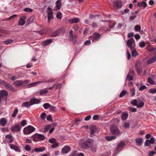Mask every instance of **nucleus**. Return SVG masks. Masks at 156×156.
Instances as JSON below:
<instances>
[{"label":"nucleus","instance_id":"obj_1","mask_svg":"<svg viewBox=\"0 0 156 156\" xmlns=\"http://www.w3.org/2000/svg\"><path fill=\"white\" fill-rule=\"evenodd\" d=\"M8 94L5 90L0 91V103L2 104L4 102H6L7 100Z\"/></svg>","mask_w":156,"mask_h":156},{"label":"nucleus","instance_id":"obj_2","mask_svg":"<svg viewBox=\"0 0 156 156\" xmlns=\"http://www.w3.org/2000/svg\"><path fill=\"white\" fill-rule=\"evenodd\" d=\"M94 144L93 139H89L84 141L82 144V147L84 148H87L91 147Z\"/></svg>","mask_w":156,"mask_h":156},{"label":"nucleus","instance_id":"obj_3","mask_svg":"<svg viewBox=\"0 0 156 156\" xmlns=\"http://www.w3.org/2000/svg\"><path fill=\"white\" fill-rule=\"evenodd\" d=\"M111 133L114 135L119 136L120 134V132L119 128L115 125L111 126L110 128Z\"/></svg>","mask_w":156,"mask_h":156},{"label":"nucleus","instance_id":"obj_4","mask_svg":"<svg viewBox=\"0 0 156 156\" xmlns=\"http://www.w3.org/2000/svg\"><path fill=\"white\" fill-rule=\"evenodd\" d=\"M101 36V34L99 33L95 32L90 37V39L92 41V42H94L99 41Z\"/></svg>","mask_w":156,"mask_h":156},{"label":"nucleus","instance_id":"obj_5","mask_svg":"<svg viewBox=\"0 0 156 156\" xmlns=\"http://www.w3.org/2000/svg\"><path fill=\"white\" fill-rule=\"evenodd\" d=\"M35 130V128L32 126L29 125L23 129V132L25 134H29L34 131Z\"/></svg>","mask_w":156,"mask_h":156},{"label":"nucleus","instance_id":"obj_6","mask_svg":"<svg viewBox=\"0 0 156 156\" xmlns=\"http://www.w3.org/2000/svg\"><path fill=\"white\" fill-rule=\"evenodd\" d=\"M31 138L34 141H37L39 140L40 141H43L45 139L44 136L41 134H38L37 133L33 135Z\"/></svg>","mask_w":156,"mask_h":156},{"label":"nucleus","instance_id":"obj_7","mask_svg":"<svg viewBox=\"0 0 156 156\" xmlns=\"http://www.w3.org/2000/svg\"><path fill=\"white\" fill-rule=\"evenodd\" d=\"M134 42V40L133 38H131L127 41V45L128 47L130 48L131 50H133L134 48V47L132 46V45L133 42Z\"/></svg>","mask_w":156,"mask_h":156},{"label":"nucleus","instance_id":"obj_8","mask_svg":"<svg viewBox=\"0 0 156 156\" xmlns=\"http://www.w3.org/2000/svg\"><path fill=\"white\" fill-rule=\"evenodd\" d=\"M21 127L18 125H15L11 127V131L12 132H18L20 131Z\"/></svg>","mask_w":156,"mask_h":156},{"label":"nucleus","instance_id":"obj_9","mask_svg":"<svg viewBox=\"0 0 156 156\" xmlns=\"http://www.w3.org/2000/svg\"><path fill=\"white\" fill-rule=\"evenodd\" d=\"M4 86L9 90H11L12 92H14L15 91L14 88L12 85L8 83L7 82L5 83Z\"/></svg>","mask_w":156,"mask_h":156},{"label":"nucleus","instance_id":"obj_10","mask_svg":"<svg viewBox=\"0 0 156 156\" xmlns=\"http://www.w3.org/2000/svg\"><path fill=\"white\" fill-rule=\"evenodd\" d=\"M114 6L117 8H120L122 6V3L120 0H115L113 3Z\"/></svg>","mask_w":156,"mask_h":156},{"label":"nucleus","instance_id":"obj_11","mask_svg":"<svg viewBox=\"0 0 156 156\" xmlns=\"http://www.w3.org/2000/svg\"><path fill=\"white\" fill-rule=\"evenodd\" d=\"M26 17L25 16L21 17L19 21V24L20 26L23 25L25 23Z\"/></svg>","mask_w":156,"mask_h":156},{"label":"nucleus","instance_id":"obj_12","mask_svg":"<svg viewBox=\"0 0 156 156\" xmlns=\"http://www.w3.org/2000/svg\"><path fill=\"white\" fill-rule=\"evenodd\" d=\"M52 10H48L47 11V13L48 14V21L49 22L50 20L53 19V12Z\"/></svg>","mask_w":156,"mask_h":156},{"label":"nucleus","instance_id":"obj_13","mask_svg":"<svg viewBox=\"0 0 156 156\" xmlns=\"http://www.w3.org/2000/svg\"><path fill=\"white\" fill-rule=\"evenodd\" d=\"M156 61V55H154L152 57L149 58L147 62V63L148 64H150L151 63L154 62Z\"/></svg>","mask_w":156,"mask_h":156},{"label":"nucleus","instance_id":"obj_14","mask_svg":"<svg viewBox=\"0 0 156 156\" xmlns=\"http://www.w3.org/2000/svg\"><path fill=\"white\" fill-rule=\"evenodd\" d=\"M40 100L36 98H34L31 99L29 102L30 103V105H32L34 104H38L40 102Z\"/></svg>","mask_w":156,"mask_h":156},{"label":"nucleus","instance_id":"obj_15","mask_svg":"<svg viewBox=\"0 0 156 156\" xmlns=\"http://www.w3.org/2000/svg\"><path fill=\"white\" fill-rule=\"evenodd\" d=\"M13 84L16 87H18L23 85V80H16L14 81Z\"/></svg>","mask_w":156,"mask_h":156},{"label":"nucleus","instance_id":"obj_16","mask_svg":"<svg viewBox=\"0 0 156 156\" xmlns=\"http://www.w3.org/2000/svg\"><path fill=\"white\" fill-rule=\"evenodd\" d=\"M70 147L68 146H64L62 149V152L63 153H68L70 151Z\"/></svg>","mask_w":156,"mask_h":156},{"label":"nucleus","instance_id":"obj_17","mask_svg":"<svg viewBox=\"0 0 156 156\" xmlns=\"http://www.w3.org/2000/svg\"><path fill=\"white\" fill-rule=\"evenodd\" d=\"M69 22L70 23H77L80 21L79 19L78 18H74L69 19Z\"/></svg>","mask_w":156,"mask_h":156},{"label":"nucleus","instance_id":"obj_18","mask_svg":"<svg viewBox=\"0 0 156 156\" xmlns=\"http://www.w3.org/2000/svg\"><path fill=\"white\" fill-rule=\"evenodd\" d=\"M143 140L142 138H139L136 139L135 142L136 145L138 146H140L142 145Z\"/></svg>","mask_w":156,"mask_h":156},{"label":"nucleus","instance_id":"obj_19","mask_svg":"<svg viewBox=\"0 0 156 156\" xmlns=\"http://www.w3.org/2000/svg\"><path fill=\"white\" fill-rule=\"evenodd\" d=\"M125 144L122 142H120L117 146L116 149L118 151H120L122 150V147L125 146Z\"/></svg>","mask_w":156,"mask_h":156},{"label":"nucleus","instance_id":"obj_20","mask_svg":"<svg viewBox=\"0 0 156 156\" xmlns=\"http://www.w3.org/2000/svg\"><path fill=\"white\" fill-rule=\"evenodd\" d=\"M7 122V121L4 118H3L0 119V126H4L6 125Z\"/></svg>","mask_w":156,"mask_h":156},{"label":"nucleus","instance_id":"obj_21","mask_svg":"<svg viewBox=\"0 0 156 156\" xmlns=\"http://www.w3.org/2000/svg\"><path fill=\"white\" fill-rule=\"evenodd\" d=\"M10 147L11 149L14 150L16 151H18V152H20L19 148L17 146H16L13 144H10Z\"/></svg>","mask_w":156,"mask_h":156},{"label":"nucleus","instance_id":"obj_22","mask_svg":"<svg viewBox=\"0 0 156 156\" xmlns=\"http://www.w3.org/2000/svg\"><path fill=\"white\" fill-rule=\"evenodd\" d=\"M147 5L146 2L142 1L141 2H138L137 3V6L139 7H145Z\"/></svg>","mask_w":156,"mask_h":156},{"label":"nucleus","instance_id":"obj_23","mask_svg":"<svg viewBox=\"0 0 156 156\" xmlns=\"http://www.w3.org/2000/svg\"><path fill=\"white\" fill-rule=\"evenodd\" d=\"M52 40L51 39H49L44 41L42 42V45L44 46H47L51 43Z\"/></svg>","mask_w":156,"mask_h":156},{"label":"nucleus","instance_id":"obj_24","mask_svg":"<svg viewBox=\"0 0 156 156\" xmlns=\"http://www.w3.org/2000/svg\"><path fill=\"white\" fill-rule=\"evenodd\" d=\"M91 134H93L96 131V126L95 125H93L90 128Z\"/></svg>","mask_w":156,"mask_h":156},{"label":"nucleus","instance_id":"obj_25","mask_svg":"<svg viewBox=\"0 0 156 156\" xmlns=\"http://www.w3.org/2000/svg\"><path fill=\"white\" fill-rule=\"evenodd\" d=\"M138 104L137 106L138 108H140L144 106V103L141 100H139L138 101Z\"/></svg>","mask_w":156,"mask_h":156},{"label":"nucleus","instance_id":"obj_26","mask_svg":"<svg viewBox=\"0 0 156 156\" xmlns=\"http://www.w3.org/2000/svg\"><path fill=\"white\" fill-rule=\"evenodd\" d=\"M43 82V81H38L37 82H34L33 83H31L30 84H29L27 85V86L28 87H31L35 86L37 85V84H38L39 83H42Z\"/></svg>","mask_w":156,"mask_h":156},{"label":"nucleus","instance_id":"obj_27","mask_svg":"<svg viewBox=\"0 0 156 156\" xmlns=\"http://www.w3.org/2000/svg\"><path fill=\"white\" fill-rule=\"evenodd\" d=\"M60 29H58L56 31H55L54 32H53L51 34V36L52 37H55L57 36L58 34L60 33Z\"/></svg>","mask_w":156,"mask_h":156},{"label":"nucleus","instance_id":"obj_28","mask_svg":"<svg viewBox=\"0 0 156 156\" xmlns=\"http://www.w3.org/2000/svg\"><path fill=\"white\" fill-rule=\"evenodd\" d=\"M45 150L44 147H41L38 148H36L34 149V151L36 152H41L44 151Z\"/></svg>","mask_w":156,"mask_h":156},{"label":"nucleus","instance_id":"obj_29","mask_svg":"<svg viewBox=\"0 0 156 156\" xmlns=\"http://www.w3.org/2000/svg\"><path fill=\"white\" fill-rule=\"evenodd\" d=\"M56 8L57 9H59L61 6V1L60 0H57L56 3Z\"/></svg>","mask_w":156,"mask_h":156},{"label":"nucleus","instance_id":"obj_30","mask_svg":"<svg viewBox=\"0 0 156 156\" xmlns=\"http://www.w3.org/2000/svg\"><path fill=\"white\" fill-rule=\"evenodd\" d=\"M30 105H30V102L29 101V102L27 101V102H24L23 103V104L22 105V107H25L28 108L29 107V106H30Z\"/></svg>","mask_w":156,"mask_h":156},{"label":"nucleus","instance_id":"obj_31","mask_svg":"<svg viewBox=\"0 0 156 156\" xmlns=\"http://www.w3.org/2000/svg\"><path fill=\"white\" fill-rule=\"evenodd\" d=\"M51 126L49 125H46L44 127L43 132L45 133L47 132L51 128Z\"/></svg>","mask_w":156,"mask_h":156},{"label":"nucleus","instance_id":"obj_32","mask_svg":"<svg viewBox=\"0 0 156 156\" xmlns=\"http://www.w3.org/2000/svg\"><path fill=\"white\" fill-rule=\"evenodd\" d=\"M116 138L115 136H107L105 137L106 139L108 141H110L112 140H114Z\"/></svg>","mask_w":156,"mask_h":156},{"label":"nucleus","instance_id":"obj_33","mask_svg":"<svg viewBox=\"0 0 156 156\" xmlns=\"http://www.w3.org/2000/svg\"><path fill=\"white\" fill-rule=\"evenodd\" d=\"M13 40L12 39H8L5 41L4 42L5 44L8 45L12 43L13 42Z\"/></svg>","mask_w":156,"mask_h":156},{"label":"nucleus","instance_id":"obj_34","mask_svg":"<svg viewBox=\"0 0 156 156\" xmlns=\"http://www.w3.org/2000/svg\"><path fill=\"white\" fill-rule=\"evenodd\" d=\"M128 114L126 113H124L122 115L121 118L122 120H125L128 117Z\"/></svg>","mask_w":156,"mask_h":156},{"label":"nucleus","instance_id":"obj_35","mask_svg":"<svg viewBox=\"0 0 156 156\" xmlns=\"http://www.w3.org/2000/svg\"><path fill=\"white\" fill-rule=\"evenodd\" d=\"M18 112V108H16L13 113L11 115L13 117H15L16 116V115Z\"/></svg>","mask_w":156,"mask_h":156},{"label":"nucleus","instance_id":"obj_36","mask_svg":"<svg viewBox=\"0 0 156 156\" xmlns=\"http://www.w3.org/2000/svg\"><path fill=\"white\" fill-rule=\"evenodd\" d=\"M148 92L149 93L152 94H154V93H156V88H152L150 89L149 91Z\"/></svg>","mask_w":156,"mask_h":156},{"label":"nucleus","instance_id":"obj_37","mask_svg":"<svg viewBox=\"0 0 156 156\" xmlns=\"http://www.w3.org/2000/svg\"><path fill=\"white\" fill-rule=\"evenodd\" d=\"M133 76L130 75L129 74H128L127 76V78L126 79L128 81L131 80H133Z\"/></svg>","mask_w":156,"mask_h":156},{"label":"nucleus","instance_id":"obj_38","mask_svg":"<svg viewBox=\"0 0 156 156\" xmlns=\"http://www.w3.org/2000/svg\"><path fill=\"white\" fill-rule=\"evenodd\" d=\"M126 94H127V93L126 90H123L120 93L119 97L120 98H121L126 95Z\"/></svg>","mask_w":156,"mask_h":156},{"label":"nucleus","instance_id":"obj_39","mask_svg":"<svg viewBox=\"0 0 156 156\" xmlns=\"http://www.w3.org/2000/svg\"><path fill=\"white\" fill-rule=\"evenodd\" d=\"M43 106L45 109H47L50 108L51 105L48 103H45L43 105Z\"/></svg>","mask_w":156,"mask_h":156},{"label":"nucleus","instance_id":"obj_40","mask_svg":"<svg viewBox=\"0 0 156 156\" xmlns=\"http://www.w3.org/2000/svg\"><path fill=\"white\" fill-rule=\"evenodd\" d=\"M137 100L136 99H134L131 102V104L134 106H137Z\"/></svg>","mask_w":156,"mask_h":156},{"label":"nucleus","instance_id":"obj_41","mask_svg":"<svg viewBox=\"0 0 156 156\" xmlns=\"http://www.w3.org/2000/svg\"><path fill=\"white\" fill-rule=\"evenodd\" d=\"M48 92L47 89H45L42 90H41L40 92V94L41 95H43L44 94H46Z\"/></svg>","mask_w":156,"mask_h":156},{"label":"nucleus","instance_id":"obj_42","mask_svg":"<svg viewBox=\"0 0 156 156\" xmlns=\"http://www.w3.org/2000/svg\"><path fill=\"white\" fill-rule=\"evenodd\" d=\"M135 67L136 69H138V68H141L140 63L139 62H137L135 64Z\"/></svg>","mask_w":156,"mask_h":156},{"label":"nucleus","instance_id":"obj_43","mask_svg":"<svg viewBox=\"0 0 156 156\" xmlns=\"http://www.w3.org/2000/svg\"><path fill=\"white\" fill-rule=\"evenodd\" d=\"M48 142L51 143H54L56 142V140L54 138H52L49 140Z\"/></svg>","mask_w":156,"mask_h":156},{"label":"nucleus","instance_id":"obj_44","mask_svg":"<svg viewBox=\"0 0 156 156\" xmlns=\"http://www.w3.org/2000/svg\"><path fill=\"white\" fill-rule=\"evenodd\" d=\"M56 17L59 19H61L62 18V13L60 12H58L56 15Z\"/></svg>","mask_w":156,"mask_h":156},{"label":"nucleus","instance_id":"obj_45","mask_svg":"<svg viewBox=\"0 0 156 156\" xmlns=\"http://www.w3.org/2000/svg\"><path fill=\"white\" fill-rule=\"evenodd\" d=\"M139 45L140 47L143 48L145 46V44L144 41L141 42L139 43Z\"/></svg>","mask_w":156,"mask_h":156},{"label":"nucleus","instance_id":"obj_46","mask_svg":"<svg viewBox=\"0 0 156 156\" xmlns=\"http://www.w3.org/2000/svg\"><path fill=\"white\" fill-rule=\"evenodd\" d=\"M137 55V52L136 50H133L132 52V56L134 57Z\"/></svg>","mask_w":156,"mask_h":156},{"label":"nucleus","instance_id":"obj_47","mask_svg":"<svg viewBox=\"0 0 156 156\" xmlns=\"http://www.w3.org/2000/svg\"><path fill=\"white\" fill-rule=\"evenodd\" d=\"M149 82L152 85H154L155 83L152 79L150 77H149L148 79Z\"/></svg>","mask_w":156,"mask_h":156},{"label":"nucleus","instance_id":"obj_48","mask_svg":"<svg viewBox=\"0 0 156 156\" xmlns=\"http://www.w3.org/2000/svg\"><path fill=\"white\" fill-rule=\"evenodd\" d=\"M25 150L27 151H29L31 150V148L28 145H26L25 147Z\"/></svg>","mask_w":156,"mask_h":156},{"label":"nucleus","instance_id":"obj_49","mask_svg":"<svg viewBox=\"0 0 156 156\" xmlns=\"http://www.w3.org/2000/svg\"><path fill=\"white\" fill-rule=\"evenodd\" d=\"M98 15L97 14L94 15L92 14H90L89 15V18L90 19H92L93 18H94L96 16H98Z\"/></svg>","mask_w":156,"mask_h":156},{"label":"nucleus","instance_id":"obj_50","mask_svg":"<svg viewBox=\"0 0 156 156\" xmlns=\"http://www.w3.org/2000/svg\"><path fill=\"white\" fill-rule=\"evenodd\" d=\"M54 80H55L53 78H51L49 79H48L47 80H46L45 81H43V82H51L52 81H54Z\"/></svg>","mask_w":156,"mask_h":156},{"label":"nucleus","instance_id":"obj_51","mask_svg":"<svg viewBox=\"0 0 156 156\" xmlns=\"http://www.w3.org/2000/svg\"><path fill=\"white\" fill-rule=\"evenodd\" d=\"M46 116V113H45V112L42 113L41 114V115L40 116L41 117V119H45Z\"/></svg>","mask_w":156,"mask_h":156},{"label":"nucleus","instance_id":"obj_52","mask_svg":"<svg viewBox=\"0 0 156 156\" xmlns=\"http://www.w3.org/2000/svg\"><path fill=\"white\" fill-rule=\"evenodd\" d=\"M27 121L26 120H23L20 123V124L22 126H24L27 124Z\"/></svg>","mask_w":156,"mask_h":156},{"label":"nucleus","instance_id":"obj_53","mask_svg":"<svg viewBox=\"0 0 156 156\" xmlns=\"http://www.w3.org/2000/svg\"><path fill=\"white\" fill-rule=\"evenodd\" d=\"M140 28V27L138 25H136L135 27V30L136 31H139Z\"/></svg>","mask_w":156,"mask_h":156},{"label":"nucleus","instance_id":"obj_54","mask_svg":"<svg viewBox=\"0 0 156 156\" xmlns=\"http://www.w3.org/2000/svg\"><path fill=\"white\" fill-rule=\"evenodd\" d=\"M58 143H57L56 142L55 143H53V144L52 145L51 147L52 148H55L58 147Z\"/></svg>","mask_w":156,"mask_h":156},{"label":"nucleus","instance_id":"obj_55","mask_svg":"<svg viewBox=\"0 0 156 156\" xmlns=\"http://www.w3.org/2000/svg\"><path fill=\"white\" fill-rule=\"evenodd\" d=\"M155 49L156 48H155L151 47H149L148 49V51L151 52L154 51L155 50Z\"/></svg>","mask_w":156,"mask_h":156},{"label":"nucleus","instance_id":"obj_56","mask_svg":"<svg viewBox=\"0 0 156 156\" xmlns=\"http://www.w3.org/2000/svg\"><path fill=\"white\" fill-rule=\"evenodd\" d=\"M147 88L146 87L145 85H142L141 86L139 89V90L140 91H142L144 89H146Z\"/></svg>","mask_w":156,"mask_h":156},{"label":"nucleus","instance_id":"obj_57","mask_svg":"<svg viewBox=\"0 0 156 156\" xmlns=\"http://www.w3.org/2000/svg\"><path fill=\"white\" fill-rule=\"evenodd\" d=\"M50 110L51 112H53L55 111V107L51 106H50Z\"/></svg>","mask_w":156,"mask_h":156},{"label":"nucleus","instance_id":"obj_58","mask_svg":"<svg viewBox=\"0 0 156 156\" xmlns=\"http://www.w3.org/2000/svg\"><path fill=\"white\" fill-rule=\"evenodd\" d=\"M155 154V152L154 151H151L148 153L149 156H153Z\"/></svg>","mask_w":156,"mask_h":156},{"label":"nucleus","instance_id":"obj_59","mask_svg":"<svg viewBox=\"0 0 156 156\" xmlns=\"http://www.w3.org/2000/svg\"><path fill=\"white\" fill-rule=\"evenodd\" d=\"M131 93L132 96H133L135 94V89L134 88L131 90Z\"/></svg>","mask_w":156,"mask_h":156},{"label":"nucleus","instance_id":"obj_60","mask_svg":"<svg viewBox=\"0 0 156 156\" xmlns=\"http://www.w3.org/2000/svg\"><path fill=\"white\" fill-rule=\"evenodd\" d=\"M17 16V15L16 14H14L10 16L8 19L9 20H12L15 17H16Z\"/></svg>","mask_w":156,"mask_h":156},{"label":"nucleus","instance_id":"obj_61","mask_svg":"<svg viewBox=\"0 0 156 156\" xmlns=\"http://www.w3.org/2000/svg\"><path fill=\"white\" fill-rule=\"evenodd\" d=\"M98 26L97 23L94 22L92 23V27L93 28H96Z\"/></svg>","mask_w":156,"mask_h":156},{"label":"nucleus","instance_id":"obj_62","mask_svg":"<svg viewBox=\"0 0 156 156\" xmlns=\"http://www.w3.org/2000/svg\"><path fill=\"white\" fill-rule=\"evenodd\" d=\"M30 81L28 80H26L24 81H23V85L28 84Z\"/></svg>","mask_w":156,"mask_h":156},{"label":"nucleus","instance_id":"obj_63","mask_svg":"<svg viewBox=\"0 0 156 156\" xmlns=\"http://www.w3.org/2000/svg\"><path fill=\"white\" fill-rule=\"evenodd\" d=\"M62 85V83H59V84H56V87L55 89H58L60 88L61 87Z\"/></svg>","mask_w":156,"mask_h":156},{"label":"nucleus","instance_id":"obj_64","mask_svg":"<svg viewBox=\"0 0 156 156\" xmlns=\"http://www.w3.org/2000/svg\"><path fill=\"white\" fill-rule=\"evenodd\" d=\"M124 126L126 128H129L130 126V124L129 122H125Z\"/></svg>","mask_w":156,"mask_h":156}]
</instances>
